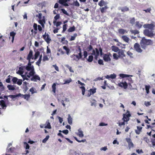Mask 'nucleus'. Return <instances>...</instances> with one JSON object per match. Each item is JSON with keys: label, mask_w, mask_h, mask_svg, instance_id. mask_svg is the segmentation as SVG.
<instances>
[{"label": "nucleus", "mask_w": 155, "mask_h": 155, "mask_svg": "<svg viewBox=\"0 0 155 155\" xmlns=\"http://www.w3.org/2000/svg\"><path fill=\"white\" fill-rule=\"evenodd\" d=\"M16 34V33L14 32V31H12L10 32V36L12 37V43L13 42L14 38L15 36V35Z\"/></svg>", "instance_id": "obj_19"}, {"label": "nucleus", "mask_w": 155, "mask_h": 155, "mask_svg": "<svg viewBox=\"0 0 155 155\" xmlns=\"http://www.w3.org/2000/svg\"><path fill=\"white\" fill-rule=\"evenodd\" d=\"M49 138V136L48 135L46 136V137L43 140L42 142L43 143H45L47 140Z\"/></svg>", "instance_id": "obj_46"}, {"label": "nucleus", "mask_w": 155, "mask_h": 155, "mask_svg": "<svg viewBox=\"0 0 155 155\" xmlns=\"http://www.w3.org/2000/svg\"><path fill=\"white\" fill-rule=\"evenodd\" d=\"M149 146L150 147L154 148L155 147V138H151L150 144Z\"/></svg>", "instance_id": "obj_13"}, {"label": "nucleus", "mask_w": 155, "mask_h": 155, "mask_svg": "<svg viewBox=\"0 0 155 155\" xmlns=\"http://www.w3.org/2000/svg\"><path fill=\"white\" fill-rule=\"evenodd\" d=\"M143 140L145 141L148 145L150 143V140L147 137H144L143 139Z\"/></svg>", "instance_id": "obj_40"}, {"label": "nucleus", "mask_w": 155, "mask_h": 155, "mask_svg": "<svg viewBox=\"0 0 155 155\" xmlns=\"http://www.w3.org/2000/svg\"><path fill=\"white\" fill-rule=\"evenodd\" d=\"M78 135L81 137H82L84 136V134L83 131L81 129H79L78 130Z\"/></svg>", "instance_id": "obj_26"}, {"label": "nucleus", "mask_w": 155, "mask_h": 155, "mask_svg": "<svg viewBox=\"0 0 155 155\" xmlns=\"http://www.w3.org/2000/svg\"><path fill=\"white\" fill-rule=\"evenodd\" d=\"M22 81H23L21 79H18L16 83L19 85H20L22 84Z\"/></svg>", "instance_id": "obj_57"}, {"label": "nucleus", "mask_w": 155, "mask_h": 155, "mask_svg": "<svg viewBox=\"0 0 155 155\" xmlns=\"http://www.w3.org/2000/svg\"><path fill=\"white\" fill-rule=\"evenodd\" d=\"M110 56H111V55L110 53L104 54L103 57V60L106 62L110 61H111Z\"/></svg>", "instance_id": "obj_6"}, {"label": "nucleus", "mask_w": 155, "mask_h": 155, "mask_svg": "<svg viewBox=\"0 0 155 155\" xmlns=\"http://www.w3.org/2000/svg\"><path fill=\"white\" fill-rule=\"evenodd\" d=\"M128 84L127 82L124 81V79H123L122 81L118 83V86L122 88H123L124 89H126L128 87Z\"/></svg>", "instance_id": "obj_5"}, {"label": "nucleus", "mask_w": 155, "mask_h": 155, "mask_svg": "<svg viewBox=\"0 0 155 155\" xmlns=\"http://www.w3.org/2000/svg\"><path fill=\"white\" fill-rule=\"evenodd\" d=\"M122 39L126 42H128L129 40V38L126 35H123L122 36Z\"/></svg>", "instance_id": "obj_23"}, {"label": "nucleus", "mask_w": 155, "mask_h": 155, "mask_svg": "<svg viewBox=\"0 0 155 155\" xmlns=\"http://www.w3.org/2000/svg\"><path fill=\"white\" fill-rule=\"evenodd\" d=\"M113 56L114 59L116 60H117L120 57L119 55H118L116 53H114L113 54Z\"/></svg>", "instance_id": "obj_51"}, {"label": "nucleus", "mask_w": 155, "mask_h": 155, "mask_svg": "<svg viewBox=\"0 0 155 155\" xmlns=\"http://www.w3.org/2000/svg\"><path fill=\"white\" fill-rule=\"evenodd\" d=\"M77 36V34L76 33L74 34L73 36H71V38L69 40V41H71L74 40L75 39V38Z\"/></svg>", "instance_id": "obj_34"}, {"label": "nucleus", "mask_w": 155, "mask_h": 155, "mask_svg": "<svg viewBox=\"0 0 155 155\" xmlns=\"http://www.w3.org/2000/svg\"><path fill=\"white\" fill-rule=\"evenodd\" d=\"M35 73V70L34 68L30 71L29 73V74L30 76H33L34 75Z\"/></svg>", "instance_id": "obj_37"}, {"label": "nucleus", "mask_w": 155, "mask_h": 155, "mask_svg": "<svg viewBox=\"0 0 155 155\" xmlns=\"http://www.w3.org/2000/svg\"><path fill=\"white\" fill-rule=\"evenodd\" d=\"M143 33L145 36L150 38H153L155 35V34L153 33V30L149 29H145L143 31Z\"/></svg>", "instance_id": "obj_3"}, {"label": "nucleus", "mask_w": 155, "mask_h": 155, "mask_svg": "<svg viewBox=\"0 0 155 155\" xmlns=\"http://www.w3.org/2000/svg\"><path fill=\"white\" fill-rule=\"evenodd\" d=\"M91 106H95L96 104V101L94 99H92V100L91 101Z\"/></svg>", "instance_id": "obj_41"}, {"label": "nucleus", "mask_w": 155, "mask_h": 155, "mask_svg": "<svg viewBox=\"0 0 155 155\" xmlns=\"http://www.w3.org/2000/svg\"><path fill=\"white\" fill-rule=\"evenodd\" d=\"M75 27L74 26L72 27H70L68 30V31L69 32H72L75 31Z\"/></svg>", "instance_id": "obj_30"}, {"label": "nucleus", "mask_w": 155, "mask_h": 155, "mask_svg": "<svg viewBox=\"0 0 155 155\" xmlns=\"http://www.w3.org/2000/svg\"><path fill=\"white\" fill-rule=\"evenodd\" d=\"M87 51H91L93 49V48L92 45H90L87 48Z\"/></svg>", "instance_id": "obj_55"}, {"label": "nucleus", "mask_w": 155, "mask_h": 155, "mask_svg": "<svg viewBox=\"0 0 155 155\" xmlns=\"http://www.w3.org/2000/svg\"><path fill=\"white\" fill-rule=\"evenodd\" d=\"M73 5L77 7H79L80 6V4L78 1H76L74 2L73 4Z\"/></svg>", "instance_id": "obj_54"}, {"label": "nucleus", "mask_w": 155, "mask_h": 155, "mask_svg": "<svg viewBox=\"0 0 155 155\" xmlns=\"http://www.w3.org/2000/svg\"><path fill=\"white\" fill-rule=\"evenodd\" d=\"M30 96V95L29 94H24V98L26 99L27 101H28L29 98Z\"/></svg>", "instance_id": "obj_42"}, {"label": "nucleus", "mask_w": 155, "mask_h": 155, "mask_svg": "<svg viewBox=\"0 0 155 155\" xmlns=\"http://www.w3.org/2000/svg\"><path fill=\"white\" fill-rule=\"evenodd\" d=\"M107 9V6H105L104 7H102L101 8V11L102 13H103L105 12V10Z\"/></svg>", "instance_id": "obj_62"}, {"label": "nucleus", "mask_w": 155, "mask_h": 155, "mask_svg": "<svg viewBox=\"0 0 155 155\" xmlns=\"http://www.w3.org/2000/svg\"><path fill=\"white\" fill-rule=\"evenodd\" d=\"M150 87L149 85H145V88L146 92L147 94H148L149 93V89L150 88Z\"/></svg>", "instance_id": "obj_39"}, {"label": "nucleus", "mask_w": 155, "mask_h": 155, "mask_svg": "<svg viewBox=\"0 0 155 155\" xmlns=\"http://www.w3.org/2000/svg\"><path fill=\"white\" fill-rule=\"evenodd\" d=\"M29 91L31 92V94H33L36 92V91H35V88L33 87L30 89Z\"/></svg>", "instance_id": "obj_58"}, {"label": "nucleus", "mask_w": 155, "mask_h": 155, "mask_svg": "<svg viewBox=\"0 0 155 155\" xmlns=\"http://www.w3.org/2000/svg\"><path fill=\"white\" fill-rule=\"evenodd\" d=\"M70 0H59L58 2L61 5H63L64 3H66L68 1H69Z\"/></svg>", "instance_id": "obj_35"}, {"label": "nucleus", "mask_w": 155, "mask_h": 155, "mask_svg": "<svg viewBox=\"0 0 155 155\" xmlns=\"http://www.w3.org/2000/svg\"><path fill=\"white\" fill-rule=\"evenodd\" d=\"M49 58H48L47 55H44L43 57L42 60L43 61H48Z\"/></svg>", "instance_id": "obj_56"}, {"label": "nucleus", "mask_w": 155, "mask_h": 155, "mask_svg": "<svg viewBox=\"0 0 155 155\" xmlns=\"http://www.w3.org/2000/svg\"><path fill=\"white\" fill-rule=\"evenodd\" d=\"M71 57L73 58V61H78L79 60L78 55L73 54L71 56Z\"/></svg>", "instance_id": "obj_16"}, {"label": "nucleus", "mask_w": 155, "mask_h": 155, "mask_svg": "<svg viewBox=\"0 0 155 155\" xmlns=\"http://www.w3.org/2000/svg\"><path fill=\"white\" fill-rule=\"evenodd\" d=\"M153 41L147 39L145 37L142 38L140 42L141 48L144 49H145L147 46L153 45Z\"/></svg>", "instance_id": "obj_1"}, {"label": "nucleus", "mask_w": 155, "mask_h": 155, "mask_svg": "<svg viewBox=\"0 0 155 155\" xmlns=\"http://www.w3.org/2000/svg\"><path fill=\"white\" fill-rule=\"evenodd\" d=\"M130 31L132 34H134V35L139 33V32L137 30H130Z\"/></svg>", "instance_id": "obj_38"}, {"label": "nucleus", "mask_w": 155, "mask_h": 155, "mask_svg": "<svg viewBox=\"0 0 155 155\" xmlns=\"http://www.w3.org/2000/svg\"><path fill=\"white\" fill-rule=\"evenodd\" d=\"M40 52L39 51H37L36 52L35 54L34 59L35 60L40 55Z\"/></svg>", "instance_id": "obj_33"}, {"label": "nucleus", "mask_w": 155, "mask_h": 155, "mask_svg": "<svg viewBox=\"0 0 155 155\" xmlns=\"http://www.w3.org/2000/svg\"><path fill=\"white\" fill-rule=\"evenodd\" d=\"M135 26L138 28H140L142 27V25L140 23L139 21H137L136 22Z\"/></svg>", "instance_id": "obj_36"}, {"label": "nucleus", "mask_w": 155, "mask_h": 155, "mask_svg": "<svg viewBox=\"0 0 155 155\" xmlns=\"http://www.w3.org/2000/svg\"><path fill=\"white\" fill-rule=\"evenodd\" d=\"M61 10L62 11V12L65 15H66L68 16H69V14L63 8H62L61 9Z\"/></svg>", "instance_id": "obj_53"}, {"label": "nucleus", "mask_w": 155, "mask_h": 155, "mask_svg": "<svg viewBox=\"0 0 155 155\" xmlns=\"http://www.w3.org/2000/svg\"><path fill=\"white\" fill-rule=\"evenodd\" d=\"M7 87L8 88V89L9 90H15V87L14 85H12L11 84L8 85Z\"/></svg>", "instance_id": "obj_27"}, {"label": "nucleus", "mask_w": 155, "mask_h": 155, "mask_svg": "<svg viewBox=\"0 0 155 155\" xmlns=\"http://www.w3.org/2000/svg\"><path fill=\"white\" fill-rule=\"evenodd\" d=\"M11 77L12 78V81L13 84H16L17 81L18 80V78L15 77H12V76H11Z\"/></svg>", "instance_id": "obj_32"}, {"label": "nucleus", "mask_w": 155, "mask_h": 155, "mask_svg": "<svg viewBox=\"0 0 155 155\" xmlns=\"http://www.w3.org/2000/svg\"><path fill=\"white\" fill-rule=\"evenodd\" d=\"M120 77L122 78H126L123 79L124 81H126L127 82L128 85H130L131 83H133V81L130 77H132L133 75H129L128 74H120Z\"/></svg>", "instance_id": "obj_2"}, {"label": "nucleus", "mask_w": 155, "mask_h": 155, "mask_svg": "<svg viewBox=\"0 0 155 155\" xmlns=\"http://www.w3.org/2000/svg\"><path fill=\"white\" fill-rule=\"evenodd\" d=\"M42 55H41L40 56L39 58L38 61L36 63L37 65L38 66H40V64L41 63V61L42 60Z\"/></svg>", "instance_id": "obj_31"}, {"label": "nucleus", "mask_w": 155, "mask_h": 155, "mask_svg": "<svg viewBox=\"0 0 155 155\" xmlns=\"http://www.w3.org/2000/svg\"><path fill=\"white\" fill-rule=\"evenodd\" d=\"M11 77L10 75L8 76L7 79L5 80V81L7 83H11V78L10 77Z\"/></svg>", "instance_id": "obj_52"}, {"label": "nucleus", "mask_w": 155, "mask_h": 155, "mask_svg": "<svg viewBox=\"0 0 155 155\" xmlns=\"http://www.w3.org/2000/svg\"><path fill=\"white\" fill-rule=\"evenodd\" d=\"M121 11L123 12L128 11L129 10V8L127 6H125L122 7L121 8Z\"/></svg>", "instance_id": "obj_29"}, {"label": "nucleus", "mask_w": 155, "mask_h": 155, "mask_svg": "<svg viewBox=\"0 0 155 155\" xmlns=\"http://www.w3.org/2000/svg\"><path fill=\"white\" fill-rule=\"evenodd\" d=\"M55 23H56V26L58 27L61 24V21H58L56 22V21H54L53 23L55 24Z\"/></svg>", "instance_id": "obj_43"}, {"label": "nucleus", "mask_w": 155, "mask_h": 155, "mask_svg": "<svg viewBox=\"0 0 155 155\" xmlns=\"http://www.w3.org/2000/svg\"><path fill=\"white\" fill-rule=\"evenodd\" d=\"M31 59H34V57H33V51L31 50H30V51L29 53L28 54L27 58V60H31Z\"/></svg>", "instance_id": "obj_11"}, {"label": "nucleus", "mask_w": 155, "mask_h": 155, "mask_svg": "<svg viewBox=\"0 0 155 155\" xmlns=\"http://www.w3.org/2000/svg\"><path fill=\"white\" fill-rule=\"evenodd\" d=\"M131 115L130 114L128 113L127 114H124L123 117L122 119L124 121L127 122L129 120V117H130Z\"/></svg>", "instance_id": "obj_12"}, {"label": "nucleus", "mask_w": 155, "mask_h": 155, "mask_svg": "<svg viewBox=\"0 0 155 155\" xmlns=\"http://www.w3.org/2000/svg\"><path fill=\"white\" fill-rule=\"evenodd\" d=\"M155 25L153 24H146L143 25V27L144 28H148L149 30H153Z\"/></svg>", "instance_id": "obj_8"}, {"label": "nucleus", "mask_w": 155, "mask_h": 155, "mask_svg": "<svg viewBox=\"0 0 155 155\" xmlns=\"http://www.w3.org/2000/svg\"><path fill=\"white\" fill-rule=\"evenodd\" d=\"M68 122L70 125H71L72 123V118L70 114H68Z\"/></svg>", "instance_id": "obj_18"}, {"label": "nucleus", "mask_w": 155, "mask_h": 155, "mask_svg": "<svg viewBox=\"0 0 155 155\" xmlns=\"http://www.w3.org/2000/svg\"><path fill=\"white\" fill-rule=\"evenodd\" d=\"M23 67L25 68V69L27 70V71H30L32 69L34 68V67L33 65H32V66H24Z\"/></svg>", "instance_id": "obj_20"}, {"label": "nucleus", "mask_w": 155, "mask_h": 155, "mask_svg": "<svg viewBox=\"0 0 155 155\" xmlns=\"http://www.w3.org/2000/svg\"><path fill=\"white\" fill-rule=\"evenodd\" d=\"M134 50L138 53H141L142 52L143 50L141 48L140 45L137 43H135L134 45Z\"/></svg>", "instance_id": "obj_4"}, {"label": "nucleus", "mask_w": 155, "mask_h": 155, "mask_svg": "<svg viewBox=\"0 0 155 155\" xmlns=\"http://www.w3.org/2000/svg\"><path fill=\"white\" fill-rule=\"evenodd\" d=\"M0 105L1 106L3 109H5L6 107V105L5 101L3 100L0 101Z\"/></svg>", "instance_id": "obj_15"}, {"label": "nucleus", "mask_w": 155, "mask_h": 155, "mask_svg": "<svg viewBox=\"0 0 155 155\" xmlns=\"http://www.w3.org/2000/svg\"><path fill=\"white\" fill-rule=\"evenodd\" d=\"M76 51L77 53L81 52V49L80 46H78V49L76 50Z\"/></svg>", "instance_id": "obj_61"}, {"label": "nucleus", "mask_w": 155, "mask_h": 155, "mask_svg": "<svg viewBox=\"0 0 155 155\" xmlns=\"http://www.w3.org/2000/svg\"><path fill=\"white\" fill-rule=\"evenodd\" d=\"M31 80L34 81H37V80L40 81L41 79L39 76L37 75H34L31 78Z\"/></svg>", "instance_id": "obj_9"}, {"label": "nucleus", "mask_w": 155, "mask_h": 155, "mask_svg": "<svg viewBox=\"0 0 155 155\" xmlns=\"http://www.w3.org/2000/svg\"><path fill=\"white\" fill-rule=\"evenodd\" d=\"M63 48L66 51V54L68 55H69L70 52V50L65 46H64L63 47Z\"/></svg>", "instance_id": "obj_25"}, {"label": "nucleus", "mask_w": 155, "mask_h": 155, "mask_svg": "<svg viewBox=\"0 0 155 155\" xmlns=\"http://www.w3.org/2000/svg\"><path fill=\"white\" fill-rule=\"evenodd\" d=\"M33 27L35 31H37V30L38 25H37L36 23H34V25H33Z\"/></svg>", "instance_id": "obj_63"}, {"label": "nucleus", "mask_w": 155, "mask_h": 155, "mask_svg": "<svg viewBox=\"0 0 155 155\" xmlns=\"http://www.w3.org/2000/svg\"><path fill=\"white\" fill-rule=\"evenodd\" d=\"M42 36L43 38L47 43L48 44L51 41V39L48 33L45 32V34L43 35Z\"/></svg>", "instance_id": "obj_7"}, {"label": "nucleus", "mask_w": 155, "mask_h": 155, "mask_svg": "<svg viewBox=\"0 0 155 155\" xmlns=\"http://www.w3.org/2000/svg\"><path fill=\"white\" fill-rule=\"evenodd\" d=\"M104 2L103 0H101L99 2L98 5L101 7L104 5Z\"/></svg>", "instance_id": "obj_50"}, {"label": "nucleus", "mask_w": 155, "mask_h": 155, "mask_svg": "<svg viewBox=\"0 0 155 155\" xmlns=\"http://www.w3.org/2000/svg\"><path fill=\"white\" fill-rule=\"evenodd\" d=\"M93 59V57L92 55H90L89 56L87 61L90 62H91Z\"/></svg>", "instance_id": "obj_44"}, {"label": "nucleus", "mask_w": 155, "mask_h": 155, "mask_svg": "<svg viewBox=\"0 0 155 155\" xmlns=\"http://www.w3.org/2000/svg\"><path fill=\"white\" fill-rule=\"evenodd\" d=\"M5 87L2 84V82H0V95L1 93L4 91Z\"/></svg>", "instance_id": "obj_21"}, {"label": "nucleus", "mask_w": 155, "mask_h": 155, "mask_svg": "<svg viewBox=\"0 0 155 155\" xmlns=\"http://www.w3.org/2000/svg\"><path fill=\"white\" fill-rule=\"evenodd\" d=\"M23 73H24L23 71H22L21 70V71L20 70H18V71H17L16 72L17 74H18L19 75H21V76L23 74Z\"/></svg>", "instance_id": "obj_60"}, {"label": "nucleus", "mask_w": 155, "mask_h": 155, "mask_svg": "<svg viewBox=\"0 0 155 155\" xmlns=\"http://www.w3.org/2000/svg\"><path fill=\"white\" fill-rule=\"evenodd\" d=\"M116 75L114 74H111L110 75H107L105 76V78L107 79H109L111 78V79H114L116 78Z\"/></svg>", "instance_id": "obj_17"}, {"label": "nucleus", "mask_w": 155, "mask_h": 155, "mask_svg": "<svg viewBox=\"0 0 155 155\" xmlns=\"http://www.w3.org/2000/svg\"><path fill=\"white\" fill-rule=\"evenodd\" d=\"M18 95L17 94L16 95H9L8 96V97H9L12 99H13L14 98H15L16 97H18Z\"/></svg>", "instance_id": "obj_49"}, {"label": "nucleus", "mask_w": 155, "mask_h": 155, "mask_svg": "<svg viewBox=\"0 0 155 155\" xmlns=\"http://www.w3.org/2000/svg\"><path fill=\"white\" fill-rule=\"evenodd\" d=\"M74 139L78 142L81 143V142H84L86 141V139L82 140H78L76 137H74Z\"/></svg>", "instance_id": "obj_48"}, {"label": "nucleus", "mask_w": 155, "mask_h": 155, "mask_svg": "<svg viewBox=\"0 0 155 155\" xmlns=\"http://www.w3.org/2000/svg\"><path fill=\"white\" fill-rule=\"evenodd\" d=\"M135 21V20L134 18H133L130 20V23L132 25H133Z\"/></svg>", "instance_id": "obj_64"}, {"label": "nucleus", "mask_w": 155, "mask_h": 155, "mask_svg": "<svg viewBox=\"0 0 155 155\" xmlns=\"http://www.w3.org/2000/svg\"><path fill=\"white\" fill-rule=\"evenodd\" d=\"M67 25L66 24H64L63 25V30L62 31V32L63 33L67 29Z\"/></svg>", "instance_id": "obj_59"}, {"label": "nucleus", "mask_w": 155, "mask_h": 155, "mask_svg": "<svg viewBox=\"0 0 155 155\" xmlns=\"http://www.w3.org/2000/svg\"><path fill=\"white\" fill-rule=\"evenodd\" d=\"M80 88H81V89L82 90V94L83 95H84L85 94V88L83 86H82L80 87Z\"/></svg>", "instance_id": "obj_47"}, {"label": "nucleus", "mask_w": 155, "mask_h": 155, "mask_svg": "<svg viewBox=\"0 0 155 155\" xmlns=\"http://www.w3.org/2000/svg\"><path fill=\"white\" fill-rule=\"evenodd\" d=\"M137 129L135 130V132L137 134H139L142 131V127L139 126H137Z\"/></svg>", "instance_id": "obj_14"}, {"label": "nucleus", "mask_w": 155, "mask_h": 155, "mask_svg": "<svg viewBox=\"0 0 155 155\" xmlns=\"http://www.w3.org/2000/svg\"><path fill=\"white\" fill-rule=\"evenodd\" d=\"M126 140L128 143V147L129 148L133 147H134V144L130 138H126Z\"/></svg>", "instance_id": "obj_10"}, {"label": "nucleus", "mask_w": 155, "mask_h": 155, "mask_svg": "<svg viewBox=\"0 0 155 155\" xmlns=\"http://www.w3.org/2000/svg\"><path fill=\"white\" fill-rule=\"evenodd\" d=\"M111 48L112 50L116 52H118L120 50L118 47L115 46H112Z\"/></svg>", "instance_id": "obj_22"}, {"label": "nucleus", "mask_w": 155, "mask_h": 155, "mask_svg": "<svg viewBox=\"0 0 155 155\" xmlns=\"http://www.w3.org/2000/svg\"><path fill=\"white\" fill-rule=\"evenodd\" d=\"M56 84L55 83H54L52 85V91L54 93H55L56 89Z\"/></svg>", "instance_id": "obj_45"}, {"label": "nucleus", "mask_w": 155, "mask_h": 155, "mask_svg": "<svg viewBox=\"0 0 155 155\" xmlns=\"http://www.w3.org/2000/svg\"><path fill=\"white\" fill-rule=\"evenodd\" d=\"M96 89H97L96 88H91L88 91L90 93L93 94L96 92Z\"/></svg>", "instance_id": "obj_28"}, {"label": "nucleus", "mask_w": 155, "mask_h": 155, "mask_svg": "<svg viewBox=\"0 0 155 155\" xmlns=\"http://www.w3.org/2000/svg\"><path fill=\"white\" fill-rule=\"evenodd\" d=\"M118 31L120 34H124L125 33L127 32V31L126 30L124 29L123 28L119 29L118 30Z\"/></svg>", "instance_id": "obj_24"}]
</instances>
